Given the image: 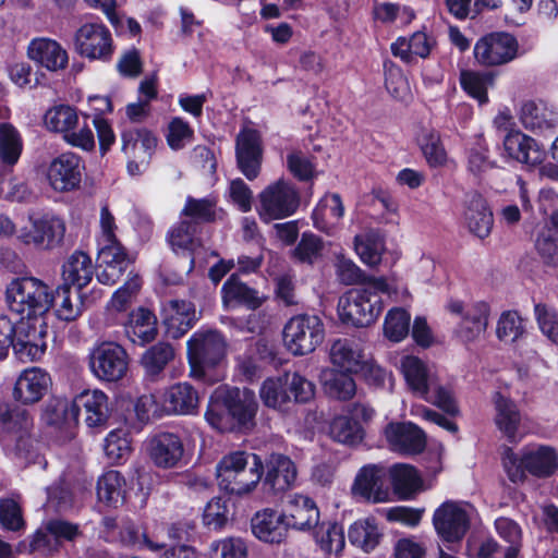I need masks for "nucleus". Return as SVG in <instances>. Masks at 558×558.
<instances>
[{
	"mask_svg": "<svg viewBox=\"0 0 558 558\" xmlns=\"http://www.w3.org/2000/svg\"><path fill=\"white\" fill-rule=\"evenodd\" d=\"M435 40L424 32H415L410 37H399L391 45L395 57L404 62H413L416 58L425 59L429 56Z\"/></svg>",
	"mask_w": 558,
	"mask_h": 558,
	"instance_id": "c03bdc74",
	"label": "nucleus"
},
{
	"mask_svg": "<svg viewBox=\"0 0 558 558\" xmlns=\"http://www.w3.org/2000/svg\"><path fill=\"white\" fill-rule=\"evenodd\" d=\"M88 118V114H83L84 121L81 125L76 108L57 105L46 111L44 125L48 131L61 134L69 145L89 151L95 147V137L87 124Z\"/></svg>",
	"mask_w": 558,
	"mask_h": 558,
	"instance_id": "0eeeda50",
	"label": "nucleus"
},
{
	"mask_svg": "<svg viewBox=\"0 0 558 558\" xmlns=\"http://www.w3.org/2000/svg\"><path fill=\"white\" fill-rule=\"evenodd\" d=\"M56 315L59 319L65 322L75 320L82 313V302L77 296L75 300L72 298L71 288L61 284L56 291Z\"/></svg>",
	"mask_w": 558,
	"mask_h": 558,
	"instance_id": "338daca9",
	"label": "nucleus"
},
{
	"mask_svg": "<svg viewBox=\"0 0 558 558\" xmlns=\"http://www.w3.org/2000/svg\"><path fill=\"white\" fill-rule=\"evenodd\" d=\"M398 369L402 374L408 389L418 397L427 393V389L433 387L437 379L435 367L416 355L401 356Z\"/></svg>",
	"mask_w": 558,
	"mask_h": 558,
	"instance_id": "cd10ccee",
	"label": "nucleus"
},
{
	"mask_svg": "<svg viewBox=\"0 0 558 558\" xmlns=\"http://www.w3.org/2000/svg\"><path fill=\"white\" fill-rule=\"evenodd\" d=\"M26 53L37 66L49 72L64 70L69 63L68 51L57 40L47 37L32 39Z\"/></svg>",
	"mask_w": 558,
	"mask_h": 558,
	"instance_id": "c85d7f7f",
	"label": "nucleus"
},
{
	"mask_svg": "<svg viewBox=\"0 0 558 558\" xmlns=\"http://www.w3.org/2000/svg\"><path fill=\"white\" fill-rule=\"evenodd\" d=\"M354 247L360 259L367 266L375 267L380 264L385 244L376 234L356 235Z\"/></svg>",
	"mask_w": 558,
	"mask_h": 558,
	"instance_id": "bf43d9fd",
	"label": "nucleus"
},
{
	"mask_svg": "<svg viewBox=\"0 0 558 558\" xmlns=\"http://www.w3.org/2000/svg\"><path fill=\"white\" fill-rule=\"evenodd\" d=\"M416 143L430 168H442L449 163L450 159L438 131L422 128L416 135Z\"/></svg>",
	"mask_w": 558,
	"mask_h": 558,
	"instance_id": "49530a36",
	"label": "nucleus"
},
{
	"mask_svg": "<svg viewBox=\"0 0 558 558\" xmlns=\"http://www.w3.org/2000/svg\"><path fill=\"white\" fill-rule=\"evenodd\" d=\"M198 233V222L189 221L183 218L174 225L168 232V242L177 254L191 255V268L196 262V250L201 245Z\"/></svg>",
	"mask_w": 558,
	"mask_h": 558,
	"instance_id": "ea45409f",
	"label": "nucleus"
},
{
	"mask_svg": "<svg viewBox=\"0 0 558 558\" xmlns=\"http://www.w3.org/2000/svg\"><path fill=\"white\" fill-rule=\"evenodd\" d=\"M330 438L339 444L356 446L364 439L363 427L348 414L336 415L328 425Z\"/></svg>",
	"mask_w": 558,
	"mask_h": 558,
	"instance_id": "864d4df0",
	"label": "nucleus"
},
{
	"mask_svg": "<svg viewBox=\"0 0 558 558\" xmlns=\"http://www.w3.org/2000/svg\"><path fill=\"white\" fill-rule=\"evenodd\" d=\"M288 530L308 533L320 521V510L316 501L304 494L292 493L286 496L282 507Z\"/></svg>",
	"mask_w": 558,
	"mask_h": 558,
	"instance_id": "412c9836",
	"label": "nucleus"
},
{
	"mask_svg": "<svg viewBox=\"0 0 558 558\" xmlns=\"http://www.w3.org/2000/svg\"><path fill=\"white\" fill-rule=\"evenodd\" d=\"M258 393L265 407L287 411L293 403L313 400L315 385L298 372H283L264 379Z\"/></svg>",
	"mask_w": 558,
	"mask_h": 558,
	"instance_id": "39448f33",
	"label": "nucleus"
},
{
	"mask_svg": "<svg viewBox=\"0 0 558 558\" xmlns=\"http://www.w3.org/2000/svg\"><path fill=\"white\" fill-rule=\"evenodd\" d=\"M315 158L301 149H292L287 155V168L299 181H311L318 174Z\"/></svg>",
	"mask_w": 558,
	"mask_h": 558,
	"instance_id": "052dcab7",
	"label": "nucleus"
},
{
	"mask_svg": "<svg viewBox=\"0 0 558 558\" xmlns=\"http://www.w3.org/2000/svg\"><path fill=\"white\" fill-rule=\"evenodd\" d=\"M446 308L451 315L461 318L454 333L462 342H474L486 331L490 314L489 305L486 302L465 303L452 299L447 303Z\"/></svg>",
	"mask_w": 558,
	"mask_h": 558,
	"instance_id": "dca6fc26",
	"label": "nucleus"
},
{
	"mask_svg": "<svg viewBox=\"0 0 558 558\" xmlns=\"http://www.w3.org/2000/svg\"><path fill=\"white\" fill-rule=\"evenodd\" d=\"M256 411L257 402L252 390L218 389L209 402L205 418L213 428L229 432L250 427Z\"/></svg>",
	"mask_w": 558,
	"mask_h": 558,
	"instance_id": "7ed1b4c3",
	"label": "nucleus"
},
{
	"mask_svg": "<svg viewBox=\"0 0 558 558\" xmlns=\"http://www.w3.org/2000/svg\"><path fill=\"white\" fill-rule=\"evenodd\" d=\"M53 293L48 284L34 277L15 278L5 288L9 311L21 318L20 329L31 330L33 339L46 336L45 314L53 303Z\"/></svg>",
	"mask_w": 558,
	"mask_h": 558,
	"instance_id": "f03ea898",
	"label": "nucleus"
},
{
	"mask_svg": "<svg viewBox=\"0 0 558 558\" xmlns=\"http://www.w3.org/2000/svg\"><path fill=\"white\" fill-rule=\"evenodd\" d=\"M122 150L128 158L148 162L156 146L157 137L145 129H129L122 132Z\"/></svg>",
	"mask_w": 558,
	"mask_h": 558,
	"instance_id": "79ce46f5",
	"label": "nucleus"
},
{
	"mask_svg": "<svg viewBox=\"0 0 558 558\" xmlns=\"http://www.w3.org/2000/svg\"><path fill=\"white\" fill-rule=\"evenodd\" d=\"M264 472L259 456L244 450H232L216 465V478L221 489L245 496L255 490Z\"/></svg>",
	"mask_w": 558,
	"mask_h": 558,
	"instance_id": "20e7f679",
	"label": "nucleus"
},
{
	"mask_svg": "<svg viewBox=\"0 0 558 558\" xmlns=\"http://www.w3.org/2000/svg\"><path fill=\"white\" fill-rule=\"evenodd\" d=\"M518 119L527 132L545 135L558 126V111L543 99H526L521 102Z\"/></svg>",
	"mask_w": 558,
	"mask_h": 558,
	"instance_id": "5701e85b",
	"label": "nucleus"
},
{
	"mask_svg": "<svg viewBox=\"0 0 558 558\" xmlns=\"http://www.w3.org/2000/svg\"><path fill=\"white\" fill-rule=\"evenodd\" d=\"M474 508L463 501L447 500L433 514V525L437 535L447 543H458L466 534Z\"/></svg>",
	"mask_w": 558,
	"mask_h": 558,
	"instance_id": "4468645a",
	"label": "nucleus"
},
{
	"mask_svg": "<svg viewBox=\"0 0 558 558\" xmlns=\"http://www.w3.org/2000/svg\"><path fill=\"white\" fill-rule=\"evenodd\" d=\"M251 529L256 538L269 544L283 542L288 533L283 513L270 508L262 509L253 515Z\"/></svg>",
	"mask_w": 558,
	"mask_h": 558,
	"instance_id": "473e14b6",
	"label": "nucleus"
},
{
	"mask_svg": "<svg viewBox=\"0 0 558 558\" xmlns=\"http://www.w3.org/2000/svg\"><path fill=\"white\" fill-rule=\"evenodd\" d=\"M328 359L331 368L357 374L363 366L365 355L357 343L349 339H337L329 347Z\"/></svg>",
	"mask_w": 558,
	"mask_h": 558,
	"instance_id": "c9c22d12",
	"label": "nucleus"
},
{
	"mask_svg": "<svg viewBox=\"0 0 558 558\" xmlns=\"http://www.w3.org/2000/svg\"><path fill=\"white\" fill-rule=\"evenodd\" d=\"M205 558H248V548L241 537L217 538L209 543Z\"/></svg>",
	"mask_w": 558,
	"mask_h": 558,
	"instance_id": "13d9d810",
	"label": "nucleus"
},
{
	"mask_svg": "<svg viewBox=\"0 0 558 558\" xmlns=\"http://www.w3.org/2000/svg\"><path fill=\"white\" fill-rule=\"evenodd\" d=\"M344 216L342 198L337 193H326L312 213L314 227L325 233H333Z\"/></svg>",
	"mask_w": 558,
	"mask_h": 558,
	"instance_id": "e433bc0d",
	"label": "nucleus"
},
{
	"mask_svg": "<svg viewBox=\"0 0 558 558\" xmlns=\"http://www.w3.org/2000/svg\"><path fill=\"white\" fill-rule=\"evenodd\" d=\"M385 480L386 473L381 466L375 464L364 465L355 475L351 493L353 497L367 502H387L390 498V492L385 484Z\"/></svg>",
	"mask_w": 558,
	"mask_h": 558,
	"instance_id": "393cba45",
	"label": "nucleus"
},
{
	"mask_svg": "<svg viewBox=\"0 0 558 558\" xmlns=\"http://www.w3.org/2000/svg\"><path fill=\"white\" fill-rule=\"evenodd\" d=\"M162 323L170 338L186 333L198 319L195 305L186 300H170L161 308Z\"/></svg>",
	"mask_w": 558,
	"mask_h": 558,
	"instance_id": "c756f323",
	"label": "nucleus"
},
{
	"mask_svg": "<svg viewBox=\"0 0 558 558\" xmlns=\"http://www.w3.org/2000/svg\"><path fill=\"white\" fill-rule=\"evenodd\" d=\"M105 453L112 463L125 461L132 451L128 433L122 429L111 430L105 439Z\"/></svg>",
	"mask_w": 558,
	"mask_h": 558,
	"instance_id": "e2e57ef3",
	"label": "nucleus"
},
{
	"mask_svg": "<svg viewBox=\"0 0 558 558\" xmlns=\"http://www.w3.org/2000/svg\"><path fill=\"white\" fill-rule=\"evenodd\" d=\"M535 248L544 264L553 267L558 265V232L550 229L539 231Z\"/></svg>",
	"mask_w": 558,
	"mask_h": 558,
	"instance_id": "774afa93",
	"label": "nucleus"
},
{
	"mask_svg": "<svg viewBox=\"0 0 558 558\" xmlns=\"http://www.w3.org/2000/svg\"><path fill=\"white\" fill-rule=\"evenodd\" d=\"M160 408L156 412L166 415H192L197 412L199 404L198 391L186 381L169 386L158 391Z\"/></svg>",
	"mask_w": 558,
	"mask_h": 558,
	"instance_id": "a878e982",
	"label": "nucleus"
},
{
	"mask_svg": "<svg viewBox=\"0 0 558 558\" xmlns=\"http://www.w3.org/2000/svg\"><path fill=\"white\" fill-rule=\"evenodd\" d=\"M21 318L13 322L8 316H0V357L7 355L10 348L22 361H35L40 359L46 350L45 337L38 335L33 339L31 330L20 329Z\"/></svg>",
	"mask_w": 558,
	"mask_h": 558,
	"instance_id": "f8f14e48",
	"label": "nucleus"
},
{
	"mask_svg": "<svg viewBox=\"0 0 558 558\" xmlns=\"http://www.w3.org/2000/svg\"><path fill=\"white\" fill-rule=\"evenodd\" d=\"M384 435L391 449L401 453H418L426 446L424 430L411 422L390 423Z\"/></svg>",
	"mask_w": 558,
	"mask_h": 558,
	"instance_id": "7c9ffc66",
	"label": "nucleus"
},
{
	"mask_svg": "<svg viewBox=\"0 0 558 558\" xmlns=\"http://www.w3.org/2000/svg\"><path fill=\"white\" fill-rule=\"evenodd\" d=\"M318 549L327 557H338L344 549L345 537L343 526L336 521H319L311 531Z\"/></svg>",
	"mask_w": 558,
	"mask_h": 558,
	"instance_id": "a19ab883",
	"label": "nucleus"
},
{
	"mask_svg": "<svg viewBox=\"0 0 558 558\" xmlns=\"http://www.w3.org/2000/svg\"><path fill=\"white\" fill-rule=\"evenodd\" d=\"M194 140V130L183 118H172L166 130V141L172 150L183 149Z\"/></svg>",
	"mask_w": 558,
	"mask_h": 558,
	"instance_id": "69168bd1",
	"label": "nucleus"
},
{
	"mask_svg": "<svg viewBox=\"0 0 558 558\" xmlns=\"http://www.w3.org/2000/svg\"><path fill=\"white\" fill-rule=\"evenodd\" d=\"M519 48V43L513 35L495 32L476 41L473 54L476 62L483 66H498L518 58Z\"/></svg>",
	"mask_w": 558,
	"mask_h": 558,
	"instance_id": "f3484780",
	"label": "nucleus"
},
{
	"mask_svg": "<svg viewBox=\"0 0 558 558\" xmlns=\"http://www.w3.org/2000/svg\"><path fill=\"white\" fill-rule=\"evenodd\" d=\"M501 156L534 169L544 163L547 151L541 142L519 130L505 134Z\"/></svg>",
	"mask_w": 558,
	"mask_h": 558,
	"instance_id": "6ab92c4d",
	"label": "nucleus"
},
{
	"mask_svg": "<svg viewBox=\"0 0 558 558\" xmlns=\"http://www.w3.org/2000/svg\"><path fill=\"white\" fill-rule=\"evenodd\" d=\"M348 536L352 545L369 553L379 545L383 532L375 519L365 518L356 520L350 525Z\"/></svg>",
	"mask_w": 558,
	"mask_h": 558,
	"instance_id": "603ef678",
	"label": "nucleus"
},
{
	"mask_svg": "<svg viewBox=\"0 0 558 558\" xmlns=\"http://www.w3.org/2000/svg\"><path fill=\"white\" fill-rule=\"evenodd\" d=\"M74 48L88 60L108 61L113 54L112 35L104 23L86 22L75 32Z\"/></svg>",
	"mask_w": 558,
	"mask_h": 558,
	"instance_id": "a211bd4d",
	"label": "nucleus"
},
{
	"mask_svg": "<svg viewBox=\"0 0 558 558\" xmlns=\"http://www.w3.org/2000/svg\"><path fill=\"white\" fill-rule=\"evenodd\" d=\"M125 487L124 476L116 470H109L97 481V498L100 502L117 508L125 500Z\"/></svg>",
	"mask_w": 558,
	"mask_h": 558,
	"instance_id": "8fccbe9b",
	"label": "nucleus"
},
{
	"mask_svg": "<svg viewBox=\"0 0 558 558\" xmlns=\"http://www.w3.org/2000/svg\"><path fill=\"white\" fill-rule=\"evenodd\" d=\"M351 373L324 367L319 374V381L325 392L337 400H350L356 392V385Z\"/></svg>",
	"mask_w": 558,
	"mask_h": 558,
	"instance_id": "de8ad7c7",
	"label": "nucleus"
},
{
	"mask_svg": "<svg viewBox=\"0 0 558 558\" xmlns=\"http://www.w3.org/2000/svg\"><path fill=\"white\" fill-rule=\"evenodd\" d=\"M52 379L49 373L36 366L23 369L16 377L12 398L20 404L38 403L49 392Z\"/></svg>",
	"mask_w": 558,
	"mask_h": 558,
	"instance_id": "b1692460",
	"label": "nucleus"
},
{
	"mask_svg": "<svg viewBox=\"0 0 558 558\" xmlns=\"http://www.w3.org/2000/svg\"><path fill=\"white\" fill-rule=\"evenodd\" d=\"M300 193L289 180L278 179L268 184L259 194L256 210L264 222L284 219L296 213Z\"/></svg>",
	"mask_w": 558,
	"mask_h": 558,
	"instance_id": "9d476101",
	"label": "nucleus"
},
{
	"mask_svg": "<svg viewBox=\"0 0 558 558\" xmlns=\"http://www.w3.org/2000/svg\"><path fill=\"white\" fill-rule=\"evenodd\" d=\"M66 231L64 220L52 211L36 210L28 214L27 225L17 232L25 245L40 251L59 246Z\"/></svg>",
	"mask_w": 558,
	"mask_h": 558,
	"instance_id": "6e6552de",
	"label": "nucleus"
},
{
	"mask_svg": "<svg viewBox=\"0 0 558 558\" xmlns=\"http://www.w3.org/2000/svg\"><path fill=\"white\" fill-rule=\"evenodd\" d=\"M410 314L400 307L388 311L384 320V335L392 342L402 341L409 333Z\"/></svg>",
	"mask_w": 558,
	"mask_h": 558,
	"instance_id": "680f3d73",
	"label": "nucleus"
},
{
	"mask_svg": "<svg viewBox=\"0 0 558 558\" xmlns=\"http://www.w3.org/2000/svg\"><path fill=\"white\" fill-rule=\"evenodd\" d=\"M464 221L469 230L476 236L484 239L489 235L493 228V213L487 201L478 193L468 196L464 210Z\"/></svg>",
	"mask_w": 558,
	"mask_h": 558,
	"instance_id": "4c0bfd02",
	"label": "nucleus"
},
{
	"mask_svg": "<svg viewBox=\"0 0 558 558\" xmlns=\"http://www.w3.org/2000/svg\"><path fill=\"white\" fill-rule=\"evenodd\" d=\"M84 167L81 158L73 153H64L49 163L46 178L56 192H71L80 187Z\"/></svg>",
	"mask_w": 558,
	"mask_h": 558,
	"instance_id": "4be33fe9",
	"label": "nucleus"
},
{
	"mask_svg": "<svg viewBox=\"0 0 558 558\" xmlns=\"http://www.w3.org/2000/svg\"><path fill=\"white\" fill-rule=\"evenodd\" d=\"M128 338L137 344L153 341L157 335V319L153 312L138 307L133 311L124 326Z\"/></svg>",
	"mask_w": 558,
	"mask_h": 558,
	"instance_id": "37998d69",
	"label": "nucleus"
},
{
	"mask_svg": "<svg viewBox=\"0 0 558 558\" xmlns=\"http://www.w3.org/2000/svg\"><path fill=\"white\" fill-rule=\"evenodd\" d=\"M497 428L510 440H515L521 423V412L518 404L508 396L496 391L492 396Z\"/></svg>",
	"mask_w": 558,
	"mask_h": 558,
	"instance_id": "58836bf2",
	"label": "nucleus"
},
{
	"mask_svg": "<svg viewBox=\"0 0 558 558\" xmlns=\"http://www.w3.org/2000/svg\"><path fill=\"white\" fill-rule=\"evenodd\" d=\"M33 426V417L27 410L0 401V444L7 452L23 450Z\"/></svg>",
	"mask_w": 558,
	"mask_h": 558,
	"instance_id": "2eb2a0df",
	"label": "nucleus"
},
{
	"mask_svg": "<svg viewBox=\"0 0 558 558\" xmlns=\"http://www.w3.org/2000/svg\"><path fill=\"white\" fill-rule=\"evenodd\" d=\"M495 76L489 72L464 70L460 73L462 89L481 106L489 101L488 89L494 85Z\"/></svg>",
	"mask_w": 558,
	"mask_h": 558,
	"instance_id": "5fc2aeb1",
	"label": "nucleus"
},
{
	"mask_svg": "<svg viewBox=\"0 0 558 558\" xmlns=\"http://www.w3.org/2000/svg\"><path fill=\"white\" fill-rule=\"evenodd\" d=\"M226 340L216 330L199 329L187 341V359L194 375L219 365L226 355Z\"/></svg>",
	"mask_w": 558,
	"mask_h": 558,
	"instance_id": "ddd939ff",
	"label": "nucleus"
},
{
	"mask_svg": "<svg viewBox=\"0 0 558 558\" xmlns=\"http://www.w3.org/2000/svg\"><path fill=\"white\" fill-rule=\"evenodd\" d=\"M296 468L293 461L282 454H272L267 463L265 483L275 492H283L294 485Z\"/></svg>",
	"mask_w": 558,
	"mask_h": 558,
	"instance_id": "a18cd8bd",
	"label": "nucleus"
},
{
	"mask_svg": "<svg viewBox=\"0 0 558 558\" xmlns=\"http://www.w3.org/2000/svg\"><path fill=\"white\" fill-rule=\"evenodd\" d=\"M379 293L387 294L396 302H404L410 293L397 281L385 277L368 278L361 287L350 289L338 302V314L342 323L354 327L374 324L383 311Z\"/></svg>",
	"mask_w": 558,
	"mask_h": 558,
	"instance_id": "f257e3e1",
	"label": "nucleus"
},
{
	"mask_svg": "<svg viewBox=\"0 0 558 558\" xmlns=\"http://www.w3.org/2000/svg\"><path fill=\"white\" fill-rule=\"evenodd\" d=\"M23 138L11 123H0V161L5 166L15 165L23 151Z\"/></svg>",
	"mask_w": 558,
	"mask_h": 558,
	"instance_id": "4d7b16f0",
	"label": "nucleus"
},
{
	"mask_svg": "<svg viewBox=\"0 0 558 558\" xmlns=\"http://www.w3.org/2000/svg\"><path fill=\"white\" fill-rule=\"evenodd\" d=\"M150 459L159 468L170 469L179 464L184 454L181 438L173 433H159L148 440Z\"/></svg>",
	"mask_w": 558,
	"mask_h": 558,
	"instance_id": "2f4dec72",
	"label": "nucleus"
},
{
	"mask_svg": "<svg viewBox=\"0 0 558 558\" xmlns=\"http://www.w3.org/2000/svg\"><path fill=\"white\" fill-rule=\"evenodd\" d=\"M502 463L508 478L514 484L523 483L527 474L547 478L558 469V452L550 446L530 445L518 453L508 450Z\"/></svg>",
	"mask_w": 558,
	"mask_h": 558,
	"instance_id": "423d86ee",
	"label": "nucleus"
},
{
	"mask_svg": "<svg viewBox=\"0 0 558 558\" xmlns=\"http://www.w3.org/2000/svg\"><path fill=\"white\" fill-rule=\"evenodd\" d=\"M88 366L98 380L117 383L128 373L129 355L121 344L114 341H101L90 350Z\"/></svg>",
	"mask_w": 558,
	"mask_h": 558,
	"instance_id": "9b49d317",
	"label": "nucleus"
},
{
	"mask_svg": "<svg viewBox=\"0 0 558 558\" xmlns=\"http://www.w3.org/2000/svg\"><path fill=\"white\" fill-rule=\"evenodd\" d=\"M534 317L542 335L558 345V312L553 306L537 303L534 305Z\"/></svg>",
	"mask_w": 558,
	"mask_h": 558,
	"instance_id": "0e129e2a",
	"label": "nucleus"
},
{
	"mask_svg": "<svg viewBox=\"0 0 558 558\" xmlns=\"http://www.w3.org/2000/svg\"><path fill=\"white\" fill-rule=\"evenodd\" d=\"M94 275L95 265L92 257L85 252L74 251L62 264V284L73 287L78 291L92 282Z\"/></svg>",
	"mask_w": 558,
	"mask_h": 558,
	"instance_id": "f704fd0d",
	"label": "nucleus"
},
{
	"mask_svg": "<svg viewBox=\"0 0 558 558\" xmlns=\"http://www.w3.org/2000/svg\"><path fill=\"white\" fill-rule=\"evenodd\" d=\"M41 421L49 426L62 427L76 425L73 399L51 398L41 411Z\"/></svg>",
	"mask_w": 558,
	"mask_h": 558,
	"instance_id": "6e6d98bb",
	"label": "nucleus"
},
{
	"mask_svg": "<svg viewBox=\"0 0 558 558\" xmlns=\"http://www.w3.org/2000/svg\"><path fill=\"white\" fill-rule=\"evenodd\" d=\"M325 337V324L317 315H295L283 328L284 347L296 356L313 353L324 342Z\"/></svg>",
	"mask_w": 558,
	"mask_h": 558,
	"instance_id": "1a4fd4ad",
	"label": "nucleus"
},
{
	"mask_svg": "<svg viewBox=\"0 0 558 558\" xmlns=\"http://www.w3.org/2000/svg\"><path fill=\"white\" fill-rule=\"evenodd\" d=\"M76 423L81 411L89 428L105 427L110 416L109 398L100 389H86L73 398Z\"/></svg>",
	"mask_w": 558,
	"mask_h": 558,
	"instance_id": "bb28decb",
	"label": "nucleus"
},
{
	"mask_svg": "<svg viewBox=\"0 0 558 558\" xmlns=\"http://www.w3.org/2000/svg\"><path fill=\"white\" fill-rule=\"evenodd\" d=\"M98 260L97 280L106 286L117 283L131 263L122 245L99 246Z\"/></svg>",
	"mask_w": 558,
	"mask_h": 558,
	"instance_id": "72a5a7b5",
	"label": "nucleus"
},
{
	"mask_svg": "<svg viewBox=\"0 0 558 558\" xmlns=\"http://www.w3.org/2000/svg\"><path fill=\"white\" fill-rule=\"evenodd\" d=\"M391 484L401 499H412L425 489L422 477L415 468L409 464H396L390 469Z\"/></svg>",
	"mask_w": 558,
	"mask_h": 558,
	"instance_id": "3c124183",
	"label": "nucleus"
},
{
	"mask_svg": "<svg viewBox=\"0 0 558 558\" xmlns=\"http://www.w3.org/2000/svg\"><path fill=\"white\" fill-rule=\"evenodd\" d=\"M222 304L225 308L231 310L240 305L248 308L258 307L263 300L257 292L241 282L235 275H232L222 286Z\"/></svg>",
	"mask_w": 558,
	"mask_h": 558,
	"instance_id": "09e8293b",
	"label": "nucleus"
},
{
	"mask_svg": "<svg viewBox=\"0 0 558 558\" xmlns=\"http://www.w3.org/2000/svg\"><path fill=\"white\" fill-rule=\"evenodd\" d=\"M260 133L251 125H244L235 138V156L240 171L247 180H255L263 161Z\"/></svg>",
	"mask_w": 558,
	"mask_h": 558,
	"instance_id": "aec40b11",
	"label": "nucleus"
}]
</instances>
